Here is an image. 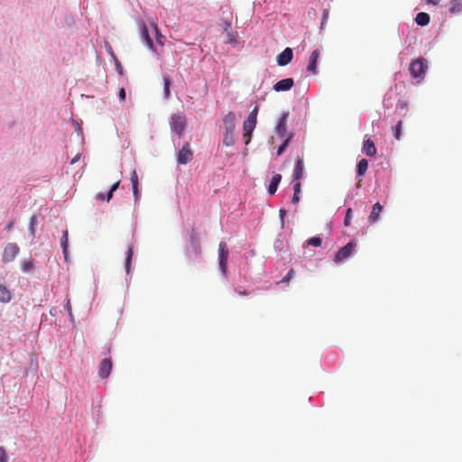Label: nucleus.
I'll use <instances>...</instances> for the list:
<instances>
[{
    "label": "nucleus",
    "instance_id": "nucleus-1",
    "mask_svg": "<svg viewBox=\"0 0 462 462\" xmlns=\"http://www.w3.org/2000/svg\"><path fill=\"white\" fill-rule=\"evenodd\" d=\"M257 114H258V107L255 106L248 115L247 118L245 120L243 124V130H244V139H245V144L247 145L251 142L253 132L257 124Z\"/></svg>",
    "mask_w": 462,
    "mask_h": 462
},
{
    "label": "nucleus",
    "instance_id": "nucleus-2",
    "mask_svg": "<svg viewBox=\"0 0 462 462\" xmlns=\"http://www.w3.org/2000/svg\"><path fill=\"white\" fill-rule=\"evenodd\" d=\"M428 69V61L424 58H419L411 62L409 67V71L411 76L417 80V82H420L426 74V70Z\"/></svg>",
    "mask_w": 462,
    "mask_h": 462
},
{
    "label": "nucleus",
    "instance_id": "nucleus-3",
    "mask_svg": "<svg viewBox=\"0 0 462 462\" xmlns=\"http://www.w3.org/2000/svg\"><path fill=\"white\" fill-rule=\"evenodd\" d=\"M20 253V247L16 243H8L4 247L2 261L3 263H11Z\"/></svg>",
    "mask_w": 462,
    "mask_h": 462
},
{
    "label": "nucleus",
    "instance_id": "nucleus-4",
    "mask_svg": "<svg viewBox=\"0 0 462 462\" xmlns=\"http://www.w3.org/2000/svg\"><path fill=\"white\" fill-rule=\"evenodd\" d=\"M356 246L355 241L348 242L345 246L341 247L335 255L334 262L338 263L346 260Z\"/></svg>",
    "mask_w": 462,
    "mask_h": 462
},
{
    "label": "nucleus",
    "instance_id": "nucleus-5",
    "mask_svg": "<svg viewBox=\"0 0 462 462\" xmlns=\"http://www.w3.org/2000/svg\"><path fill=\"white\" fill-rule=\"evenodd\" d=\"M193 158V152L190 148V144L186 143L178 152L177 161L180 164H187Z\"/></svg>",
    "mask_w": 462,
    "mask_h": 462
},
{
    "label": "nucleus",
    "instance_id": "nucleus-6",
    "mask_svg": "<svg viewBox=\"0 0 462 462\" xmlns=\"http://www.w3.org/2000/svg\"><path fill=\"white\" fill-rule=\"evenodd\" d=\"M227 257H228L227 245L225 242H220L219 245H218V260H219V268L221 269L223 273H226V272Z\"/></svg>",
    "mask_w": 462,
    "mask_h": 462
},
{
    "label": "nucleus",
    "instance_id": "nucleus-7",
    "mask_svg": "<svg viewBox=\"0 0 462 462\" xmlns=\"http://www.w3.org/2000/svg\"><path fill=\"white\" fill-rule=\"evenodd\" d=\"M171 130L181 134L186 127V118L181 115H173L171 121Z\"/></svg>",
    "mask_w": 462,
    "mask_h": 462
},
{
    "label": "nucleus",
    "instance_id": "nucleus-8",
    "mask_svg": "<svg viewBox=\"0 0 462 462\" xmlns=\"http://www.w3.org/2000/svg\"><path fill=\"white\" fill-rule=\"evenodd\" d=\"M289 112H283L275 127V131L280 137H284L287 134V119Z\"/></svg>",
    "mask_w": 462,
    "mask_h": 462
},
{
    "label": "nucleus",
    "instance_id": "nucleus-9",
    "mask_svg": "<svg viewBox=\"0 0 462 462\" xmlns=\"http://www.w3.org/2000/svg\"><path fill=\"white\" fill-rule=\"evenodd\" d=\"M293 58V51L291 48L284 49L276 58L277 63L280 66L288 65Z\"/></svg>",
    "mask_w": 462,
    "mask_h": 462
},
{
    "label": "nucleus",
    "instance_id": "nucleus-10",
    "mask_svg": "<svg viewBox=\"0 0 462 462\" xmlns=\"http://www.w3.org/2000/svg\"><path fill=\"white\" fill-rule=\"evenodd\" d=\"M189 242H190V246L192 248V254L196 257L199 256V254L201 253L199 238V236L197 235V233L195 232L194 228H192L190 230Z\"/></svg>",
    "mask_w": 462,
    "mask_h": 462
},
{
    "label": "nucleus",
    "instance_id": "nucleus-11",
    "mask_svg": "<svg viewBox=\"0 0 462 462\" xmlns=\"http://www.w3.org/2000/svg\"><path fill=\"white\" fill-rule=\"evenodd\" d=\"M294 85L292 79L288 78L282 79L274 84L273 90L276 92L290 90Z\"/></svg>",
    "mask_w": 462,
    "mask_h": 462
},
{
    "label": "nucleus",
    "instance_id": "nucleus-12",
    "mask_svg": "<svg viewBox=\"0 0 462 462\" xmlns=\"http://www.w3.org/2000/svg\"><path fill=\"white\" fill-rule=\"evenodd\" d=\"M112 370V361L109 358H105L99 365L98 374L101 378H106Z\"/></svg>",
    "mask_w": 462,
    "mask_h": 462
},
{
    "label": "nucleus",
    "instance_id": "nucleus-13",
    "mask_svg": "<svg viewBox=\"0 0 462 462\" xmlns=\"http://www.w3.org/2000/svg\"><path fill=\"white\" fill-rule=\"evenodd\" d=\"M225 131L234 132L236 127V115L233 112H228L224 119Z\"/></svg>",
    "mask_w": 462,
    "mask_h": 462
},
{
    "label": "nucleus",
    "instance_id": "nucleus-14",
    "mask_svg": "<svg viewBox=\"0 0 462 462\" xmlns=\"http://www.w3.org/2000/svg\"><path fill=\"white\" fill-rule=\"evenodd\" d=\"M320 51L319 50L316 49L314 50L310 57L309 64L307 67V70L315 74L317 72V62L318 59L319 58Z\"/></svg>",
    "mask_w": 462,
    "mask_h": 462
},
{
    "label": "nucleus",
    "instance_id": "nucleus-15",
    "mask_svg": "<svg viewBox=\"0 0 462 462\" xmlns=\"http://www.w3.org/2000/svg\"><path fill=\"white\" fill-rule=\"evenodd\" d=\"M303 171H304V162H303V160L299 157L295 162V166H294V170H293V180H300L303 176Z\"/></svg>",
    "mask_w": 462,
    "mask_h": 462
},
{
    "label": "nucleus",
    "instance_id": "nucleus-16",
    "mask_svg": "<svg viewBox=\"0 0 462 462\" xmlns=\"http://www.w3.org/2000/svg\"><path fill=\"white\" fill-rule=\"evenodd\" d=\"M363 151L367 156L374 157L377 152L374 141L365 139L363 143Z\"/></svg>",
    "mask_w": 462,
    "mask_h": 462
},
{
    "label": "nucleus",
    "instance_id": "nucleus-17",
    "mask_svg": "<svg viewBox=\"0 0 462 462\" xmlns=\"http://www.w3.org/2000/svg\"><path fill=\"white\" fill-rule=\"evenodd\" d=\"M383 210V207L382 205L379 203V202H376L373 208H372V211L368 217V220L370 223H374L378 220L379 218V216H380V213L382 212Z\"/></svg>",
    "mask_w": 462,
    "mask_h": 462
},
{
    "label": "nucleus",
    "instance_id": "nucleus-18",
    "mask_svg": "<svg viewBox=\"0 0 462 462\" xmlns=\"http://www.w3.org/2000/svg\"><path fill=\"white\" fill-rule=\"evenodd\" d=\"M141 36L142 39L145 42L147 47L149 49H153L152 40L149 34L148 28L144 23H143L141 26Z\"/></svg>",
    "mask_w": 462,
    "mask_h": 462
},
{
    "label": "nucleus",
    "instance_id": "nucleus-19",
    "mask_svg": "<svg viewBox=\"0 0 462 462\" xmlns=\"http://www.w3.org/2000/svg\"><path fill=\"white\" fill-rule=\"evenodd\" d=\"M281 180H282V175L279 173L273 175V177L272 178L271 182L269 184V188H268V192L271 195H273L276 192L278 185L281 182Z\"/></svg>",
    "mask_w": 462,
    "mask_h": 462
},
{
    "label": "nucleus",
    "instance_id": "nucleus-20",
    "mask_svg": "<svg viewBox=\"0 0 462 462\" xmlns=\"http://www.w3.org/2000/svg\"><path fill=\"white\" fill-rule=\"evenodd\" d=\"M114 191H116V183H114L111 186V188L109 189V190L107 191V193L106 195L102 192H99L97 194L96 199L99 201H109L113 197Z\"/></svg>",
    "mask_w": 462,
    "mask_h": 462
},
{
    "label": "nucleus",
    "instance_id": "nucleus-21",
    "mask_svg": "<svg viewBox=\"0 0 462 462\" xmlns=\"http://www.w3.org/2000/svg\"><path fill=\"white\" fill-rule=\"evenodd\" d=\"M430 20V17L429 14L424 13V12H420V13L417 14V15L415 17L416 23L420 26H425V25L429 24Z\"/></svg>",
    "mask_w": 462,
    "mask_h": 462
},
{
    "label": "nucleus",
    "instance_id": "nucleus-22",
    "mask_svg": "<svg viewBox=\"0 0 462 462\" xmlns=\"http://www.w3.org/2000/svg\"><path fill=\"white\" fill-rule=\"evenodd\" d=\"M133 254H134V246L132 245H129L127 247L125 263L126 273H130V265H131Z\"/></svg>",
    "mask_w": 462,
    "mask_h": 462
},
{
    "label": "nucleus",
    "instance_id": "nucleus-23",
    "mask_svg": "<svg viewBox=\"0 0 462 462\" xmlns=\"http://www.w3.org/2000/svg\"><path fill=\"white\" fill-rule=\"evenodd\" d=\"M449 5L450 14H458L462 12V0H451Z\"/></svg>",
    "mask_w": 462,
    "mask_h": 462
},
{
    "label": "nucleus",
    "instance_id": "nucleus-24",
    "mask_svg": "<svg viewBox=\"0 0 462 462\" xmlns=\"http://www.w3.org/2000/svg\"><path fill=\"white\" fill-rule=\"evenodd\" d=\"M368 169V162L365 159H362L357 163V175L359 177H362L365 174L366 171Z\"/></svg>",
    "mask_w": 462,
    "mask_h": 462
},
{
    "label": "nucleus",
    "instance_id": "nucleus-25",
    "mask_svg": "<svg viewBox=\"0 0 462 462\" xmlns=\"http://www.w3.org/2000/svg\"><path fill=\"white\" fill-rule=\"evenodd\" d=\"M223 143L226 146H233L235 144L234 132L225 131Z\"/></svg>",
    "mask_w": 462,
    "mask_h": 462
},
{
    "label": "nucleus",
    "instance_id": "nucleus-26",
    "mask_svg": "<svg viewBox=\"0 0 462 462\" xmlns=\"http://www.w3.org/2000/svg\"><path fill=\"white\" fill-rule=\"evenodd\" d=\"M131 182L133 186L134 195L136 198L138 194V177L135 171H133L131 173Z\"/></svg>",
    "mask_w": 462,
    "mask_h": 462
},
{
    "label": "nucleus",
    "instance_id": "nucleus-27",
    "mask_svg": "<svg viewBox=\"0 0 462 462\" xmlns=\"http://www.w3.org/2000/svg\"><path fill=\"white\" fill-rule=\"evenodd\" d=\"M292 138V134H289V135L287 136V138L283 141V143L279 146L278 150H277V155H281L284 152V151L286 150V148L288 147L291 140Z\"/></svg>",
    "mask_w": 462,
    "mask_h": 462
},
{
    "label": "nucleus",
    "instance_id": "nucleus-28",
    "mask_svg": "<svg viewBox=\"0 0 462 462\" xmlns=\"http://www.w3.org/2000/svg\"><path fill=\"white\" fill-rule=\"evenodd\" d=\"M68 230L63 231V235L60 238V245L63 251L64 255H67L68 252Z\"/></svg>",
    "mask_w": 462,
    "mask_h": 462
},
{
    "label": "nucleus",
    "instance_id": "nucleus-29",
    "mask_svg": "<svg viewBox=\"0 0 462 462\" xmlns=\"http://www.w3.org/2000/svg\"><path fill=\"white\" fill-rule=\"evenodd\" d=\"M22 271L29 273L33 269V261L32 259L24 260L21 263Z\"/></svg>",
    "mask_w": 462,
    "mask_h": 462
},
{
    "label": "nucleus",
    "instance_id": "nucleus-30",
    "mask_svg": "<svg viewBox=\"0 0 462 462\" xmlns=\"http://www.w3.org/2000/svg\"><path fill=\"white\" fill-rule=\"evenodd\" d=\"M163 82H164V97L165 98H169L170 97V86H171V79L168 75L163 76Z\"/></svg>",
    "mask_w": 462,
    "mask_h": 462
},
{
    "label": "nucleus",
    "instance_id": "nucleus-31",
    "mask_svg": "<svg viewBox=\"0 0 462 462\" xmlns=\"http://www.w3.org/2000/svg\"><path fill=\"white\" fill-rule=\"evenodd\" d=\"M396 109L400 110L403 116H406V114L408 112V104H407V102L404 101V100H399L397 105H396Z\"/></svg>",
    "mask_w": 462,
    "mask_h": 462
},
{
    "label": "nucleus",
    "instance_id": "nucleus-32",
    "mask_svg": "<svg viewBox=\"0 0 462 462\" xmlns=\"http://www.w3.org/2000/svg\"><path fill=\"white\" fill-rule=\"evenodd\" d=\"M402 120L400 119L394 128H393V135L395 137V139L397 140H400L401 139V135H402Z\"/></svg>",
    "mask_w": 462,
    "mask_h": 462
},
{
    "label": "nucleus",
    "instance_id": "nucleus-33",
    "mask_svg": "<svg viewBox=\"0 0 462 462\" xmlns=\"http://www.w3.org/2000/svg\"><path fill=\"white\" fill-rule=\"evenodd\" d=\"M153 29H154V32H155V34H156V42L159 45L161 46H163L164 44V36L159 32L158 30V27H157V24L156 23H152Z\"/></svg>",
    "mask_w": 462,
    "mask_h": 462
},
{
    "label": "nucleus",
    "instance_id": "nucleus-34",
    "mask_svg": "<svg viewBox=\"0 0 462 462\" xmlns=\"http://www.w3.org/2000/svg\"><path fill=\"white\" fill-rule=\"evenodd\" d=\"M12 299L11 291H0V301L8 302Z\"/></svg>",
    "mask_w": 462,
    "mask_h": 462
},
{
    "label": "nucleus",
    "instance_id": "nucleus-35",
    "mask_svg": "<svg viewBox=\"0 0 462 462\" xmlns=\"http://www.w3.org/2000/svg\"><path fill=\"white\" fill-rule=\"evenodd\" d=\"M307 244L308 245H312V246H315V247H319L322 244V240L320 237H318V236H314V237H310V239L307 240Z\"/></svg>",
    "mask_w": 462,
    "mask_h": 462
},
{
    "label": "nucleus",
    "instance_id": "nucleus-36",
    "mask_svg": "<svg viewBox=\"0 0 462 462\" xmlns=\"http://www.w3.org/2000/svg\"><path fill=\"white\" fill-rule=\"evenodd\" d=\"M351 217H352V209L349 208L346 209L345 219H344V225L346 226H349L351 224Z\"/></svg>",
    "mask_w": 462,
    "mask_h": 462
},
{
    "label": "nucleus",
    "instance_id": "nucleus-37",
    "mask_svg": "<svg viewBox=\"0 0 462 462\" xmlns=\"http://www.w3.org/2000/svg\"><path fill=\"white\" fill-rule=\"evenodd\" d=\"M37 224V218L35 216H32L30 218V231L32 235H34L35 232V226Z\"/></svg>",
    "mask_w": 462,
    "mask_h": 462
},
{
    "label": "nucleus",
    "instance_id": "nucleus-38",
    "mask_svg": "<svg viewBox=\"0 0 462 462\" xmlns=\"http://www.w3.org/2000/svg\"><path fill=\"white\" fill-rule=\"evenodd\" d=\"M293 190H294V194L300 195V190H301V184H300V180H294Z\"/></svg>",
    "mask_w": 462,
    "mask_h": 462
},
{
    "label": "nucleus",
    "instance_id": "nucleus-39",
    "mask_svg": "<svg viewBox=\"0 0 462 462\" xmlns=\"http://www.w3.org/2000/svg\"><path fill=\"white\" fill-rule=\"evenodd\" d=\"M295 275V273L292 269H291L288 273L286 274V276L281 281V282H289L292 277H294Z\"/></svg>",
    "mask_w": 462,
    "mask_h": 462
},
{
    "label": "nucleus",
    "instance_id": "nucleus-40",
    "mask_svg": "<svg viewBox=\"0 0 462 462\" xmlns=\"http://www.w3.org/2000/svg\"><path fill=\"white\" fill-rule=\"evenodd\" d=\"M0 462H7L6 451L3 447H0Z\"/></svg>",
    "mask_w": 462,
    "mask_h": 462
},
{
    "label": "nucleus",
    "instance_id": "nucleus-41",
    "mask_svg": "<svg viewBox=\"0 0 462 462\" xmlns=\"http://www.w3.org/2000/svg\"><path fill=\"white\" fill-rule=\"evenodd\" d=\"M286 213H287V211L285 209H283V208H281L280 211H279L282 226H283L284 217L286 216Z\"/></svg>",
    "mask_w": 462,
    "mask_h": 462
},
{
    "label": "nucleus",
    "instance_id": "nucleus-42",
    "mask_svg": "<svg viewBox=\"0 0 462 462\" xmlns=\"http://www.w3.org/2000/svg\"><path fill=\"white\" fill-rule=\"evenodd\" d=\"M119 97L121 100L125 99V90L123 88L119 90Z\"/></svg>",
    "mask_w": 462,
    "mask_h": 462
},
{
    "label": "nucleus",
    "instance_id": "nucleus-43",
    "mask_svg": "<svg viewBox=\"0 0 462 462\" xmlns=\"http://www.w3.org/2000/svg\"><path fill=\"white\" fill-rule=\"evenodd\" d=\"M80 156H81L80 153L76 154L74 156V158L71 160L70 164H74V163L78 162L80 159Z\"/></svg>",
    "mask_w": 462,
    "mask_h": 462
},
{
    "label": "nucleus",
    "instance_id": "nucleus-44",
    "mask_svg": "<svg viewBox=\"0 0 462 462\" xmlns=\"http://www.w3.org/2000/svg\"><path fill=\"white\" fill-rule=\"evenodd\" d=\"M66 309H67V310H68V312H69V316H72V314H71V306H70V301H69V300H67V303H66Z\"/></svg>",
    "mask_w": 462,
    "mask_h": 462
},
{
    "label": "nucleus",
    "instance_id": "nucleus-45",
    "mask_svg": "<svg viewBox=\"0 0 462 462\" xmlns=\"http://www.w3.org/2000/svg\"><path fill=\"white\" fill-rule=\"evenodd\" d=\"M291 201L294 204L298 203L300 201V195L299 194H293Z\"/></svg>",
    "mask_w": 462,
    "mask_h": 462
},
{
    "label": "nucleus",
    "instance_id": "nucleus-46",
    "mask_svg": "<svg viewBox=\"0 0 462 462\" xmlns=\"http://www.w3.org/2000/svg\"><path fill=\"white\" fill-rule=\"evenodd\" d=\"M427 2L433 5H438L439 4L440 0H427Z\"/></svg>",
    "mask_w": 462,
    "mask_h": 462
},
{
    "label": "nucleus",
    "instance_id": "nucleus-47",
    "mask_svg": "<svg viewBox=\"0 0 462 462\" xmlns=\"http://www.w3.org/2000/svg\"><path fill=\"white\" fill-rule=\"evenodd\" d=\"M116 68H117V73L122 74L123 73L122 65L118 61H117Z\"/></svg>",
    "mask_w": 462,
    "mask_h": 462
},
{
    "label": "nucleus",
    "instance_id": "nucleus-48",
    "mask_svg": "<svg viewBox=\"0 0 462 462\" xmlns=\"http://www.w3.org/2000/svg\"><path fill=\"white\" fill-rule=\"evenodd\" d=\"M13 225H14V223H13V222L8 223V225L5 226V229L6 231H10V230H11V228H12V226H13Z\"/></svg>",
    "mask_w": 462,
    "mask_h": 462
},
{
    "label": "nucleus",
    "instance_id": "nucleus-49",
    "mask_svg": "<svg viewBox=\"0 0 462 462\" xmlns=\"http://www.w3.org/2000/svg\"><path fill=\"white\" fill-rule=\"evenodd\" d=\"M108 51H109L110 54L112 55V57L115 58V55H114V52H113V50H112L111 46L108 47Z\"/></svg>",
    "mask_w": 462,
    "mask_h": 462
},
{
    "label": "nucleus",
    "instance_id": "nucleus-50",
    "mask_svg": "<svg viewBox=\"0 0 462 462\" xmlns=\"http://www.w3.org/2000/svg\"><path fill=\"white\" fill-rule=\"evenodd\" d=\"M74 125H76L77 129L81 130V127L79 126V123L74 122Z\"/></svg>",
    "mask_w": 462,
    "mask_h": 462
},
{
    "label": "nucleus",
    "instance_id": "nucleus-51",
    "mask_svg": "<svg viewBox=\"0 0 462 462\" xmlns=\"http://www.w3.org/2000/svg\"><path fill=\"white\" fill-rule=\"evenodd\" d=\"M361 182H362V180L360 179L356 184V187L357 188H360L361 187Z\"/></svg>",
    "mask_w": 462,
    "mask_h": 462
},
{
    "label": "nucleus",
    "instance_id": "nucleus-52",
    "mask_svg": "<svg viewBox=\"0 0 462 462\" xmlns=\"http://www.w3.org/2000/svg\"><path fill=\"white\" fill-rule=\"evenodd\" d=\"M328 16V12L326 11L325 14H324V19H326Z\"/></svg>",
    "mask_w": 462,
    "mask_h": 462
}]
</instances>
